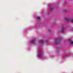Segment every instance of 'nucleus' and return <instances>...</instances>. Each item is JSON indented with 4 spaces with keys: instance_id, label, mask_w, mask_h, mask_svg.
<instances>
[{
    "instance_id": "nucleus-1",
    "label": "nucleus",
    "mask_w": 73,
    "mask_h": 73,
    "mask_svg": "<svg viewBox=\"0 0 73 73\" xmlns=\"http://www.w3.org/2000/svg\"><path fill=\"white\" fill-rule=\"evenodd\" d=\"M37 56H38L40 58H43L44 57V55L42 53V51L41 48L39 49L38 52Z\"/></svg>"
},
{
    "instance_id": "nucleus-2",
    "label": "nucleus",
    "mask_w": 73,
    "mask_h": 73,
    "mask_svg": "<svg viewBox=\"0 0 73 73\" xmlns=\"http://www.w3.org/2000/svg\"><path fill=\"white\" fill-rule=\"evenodd\" d=\"M65 21H66L69 22L71 21L72 23H73V19H68L67 18H65Z\"/></svg>"
},
{
    "instance_id": "nucleus-3",
    "label": "nucleus",
    "mask_w": 73,
    "mask_h": 73,
    "mask_svg": "<svg viewBox=\"0 0 73 73\" xmlns=\"http://www.w3.org/2000/svg\"><path fill=\"white\" fill-rule=\"evenodd\" d=\"M39 43H41L42 45H44L45 42V41L43 39H41L39 41Z\"/></svg>"
},
{
    "instance_id": "nucleus-4",
    "label": "nucleus",
    "mask_w": 73,
    "mask_h": 73,
    "mask_svg": "<svg viewBox=\"0 0 73 73\" xmlns=\"http://www.w3.org/2000/svg\"><path fill=\"white\" fill-rule=\"evenodd\" d=\"M58 38H56L55 40V44L56 45H58L59 42H58Z\"/></svg>"
},
{
    "instance_id": "nucleus-5",
    "label": "nucleus",
    "mask_w": 73,
    "mask_h": 73,
    "mask_svg": "<svg viewBox=\"0 0 73 73\" xmlns=\"http://www.w3.org/2000/svg\"><path fill=\"white\" fill-rule=\"evenodd\" d=\"M69 42L71 45H73V41H72L70 39L69 40Z\"/></svg>"
},
{
    "instance_id": "nucleus-6",
    "label": "nucleus",
    "mask_w": 73,
    "mask_h": 73,
    "mask_svg": "<svg viewBox=\"0 0 73 73\" xmlns=\"http://www.w3.org/2000/svg\"><path fill=\"white\" fill-rule=\"evenodd\" d=\"M36 41V40H31V43H33V44H35Z\"/></svg>"
},
{
    "instance_id": "nucleus-7",
    "label": "nucleus",
    "mask_w": 73,
    "mask_h": 73,
    "mask_svg": "<svg viewBox=\"0 0 73 73\" xmlns=\"http://www.w3.org/2000/svg\"><path fill=\"white\" fill-rule=\"evenodd\" d=\"M64 30H65V27H63L62 28V30H61V32L62 33H64Z\"/></svg>"
},
{
    "instance_id": "nucleus-8",
    "label": "nucleus",
    "mask_w": 73,
    "mask_h": 73,
    "mask_svg": "<svg viewBox=\"0 0 73 73\" xmlns=\"http://www.w3.org/2000/svg\"><path fill=\"white\" fill-rule=\"evenodd\" d=\"M37 19L38 20H40V19H41V18L40 17H37Z\"/></svg>"
},
{
    "instance_id": "nucleus-9",
    "label": "nucleus",
    "mask_w": 73,
    "mask_h": 73,
    "mask_svg": "<svg viewBox=\"0 0 73 73\" xmlns=\"http://www.w3.org/2000/svg\"><path fill=\"white\" fill-rule=\"evenodd\" d=\"M53 9H54V8H52L51 9H50V11H52V10H53Z\"/></svg>"
},
{
    "instance_id": "nucleus-10",
    "label": "nucleus",
    "mask_w": 73,
    "mask_h": 73,
    "mask_svg": "<svg viewBox=\"0 0 73 73\" xmlns=\"http://www.w3.org/2000/svg\"><path fill=\"white\" fill-rule=\"evenodd\" d=\"M67 56H68V54H66L65 55V56H64V57H67Z\"/></svg>"
},
{
    "instance_id": "nucleus-11",
    "label": "nucleus",
    "mask_w": 73,
    "mask_h": 73,
    "mask_svg": "<svg viewBox=\"0 0 73 73\" xmlns=\"http://www.w3.org/2000/svg\"><path fill=\"white\" fill-rule=\"evenodd\" d=\"M50 31H51V30L49 29V30H48V32H50Z\"/></svg>"
}]
</instances>
